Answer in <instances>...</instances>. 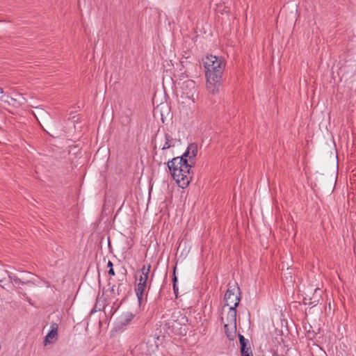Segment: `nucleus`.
<instances>
[{"label": "nucleus", "instance_id": "f257e3e1", "mask_svg": "<svg viewBox=\"0 0 356 356\" xmlns=\"http://www.w3.org/2000/svg\"><path fill=\"white\" fill-rule=\"evenodd\" d=\"M202 61L204 67L207 89L209 92L216 94L220 86L223 62L221 58L211 54L207 55Z\"/></svg>", "mask_w": 356, "mask_h": 356}, {"label": "nucleus", "instance_id": "f03ea898", "mask_svg": "<svg viewBox=\"0 0 356 356\" xmlns=\"http://www.w3.org/2000/svg\"><path fill=\"white\" fill-rule=\"evenodd\" d=\"M169 171L176 181L182 188L187 186L192 179L191 168L193 165L184 156H177L168 161Z\"/></svg>", "mask_w": 356, "mask_h": 356}, {"label": "nucleus", "instance_id": "7ed1b4c3", "mask_svg": "<svg viewBox=\"0 0 356 356\" xmlns=\"http://www.w3.org/2000/svg\"><path fill=\"white\" fill-rule=\"evenodd\" d=\"M186 318L179 312H173L171 318L166 323L168 329L175 334H182V326L184 325Z\"/></svg>", "mask_w": 356, "mask_h": 356}, {"label": "nucleus", "instance_id": "20e7f679", "mask_svg": "<svg viewBox=\"0 0 356 356\" xmlns=\"http://www.w3.org/2000/svg\"><path fill=\"white\" fill-rule=\"evenodd\" d=\"M239 295L240 289L237 286H229L224 296L225 305L229 307V309H236L240 302Z\"/></svg>", "mask_w": 356, "mask_h": 356}, {"label": "nucleus", "instance_id": "39448f33", "mask_svg": "<svg viewBox=\"0 0 356 356\" xmlns=\"http://www.w3.org/2000/svg\"><path fill=\"white\" fill-rule=\"evenodd\" d=\"M221 320L224 323V327H230L229 339L233 340L236 334V309H229L226 316H222Z\"/></svg>", "mask_w": 356, "mask_h": 356}, {"label": "nucleus", "instance_id": "423d86ee", "mask_svg": "<svg viewBox=\"0 0 356 356\" xmlns=\"http://www.w3.org/2000/svg\"><path fill=\"white\" fill-rule=\"evenodd\" d=\"M151 270V265L149 264L147 265H144L142 268L137 273L136 279L138 282L149 284V288L150 287L153 274L152 277L149 278V273Z\"/></svg>", "mask_w": 356, "mask_h": 356}, {"label": "nucleus", "instance_id": "0eeeda50", "mask_svg": "<svg viewBox=\"0 0 356 356\" xmlns=\"http://www.w3.org/2000/svg\"><path fill=\"white\" fill-rule=\"evenodd\" d=\"M198 147L196 143H191L188 145L186 151L184 153L182 156L186 159L188 158V161L192 165H194V159L197 154Z\"/></svg>", "mask_w": 356, "mask_h": 356}, {"label": "nucleus", "instance_id": "6e6552de", "mask_svg": "<svg viewBox=\"0 0 356 356\" xmlns=\"http://www.w3.org/2000/svg\"><path fill=\"white\" fill-rule=\"evenodd\" d=\"M58 325L56 323H53L51 325V330L45 337L44 344L47 346L48 343H52V340L55 339L58 334Z\"/></svg>", "mask_w": 356, "mask_h": 356}, {"label": "nucleus", "instance_id": "1a4fd4ad", "mask_svg": "<svg viewBox=\"0 0 356 356\" xmlns=\"http://www.w3.org/2000/svg\"><path fill=\"white\" fill-rule=\"evenodd\" d=\"M147 286H149V284L143 283L140 282H138V284H136L135 291L136 296L138 298V300L140 304H141L143 301L145 291Z\"/></svg>", "mask_w": 356, "mask_h": 356}, {"label": "nucleus", "instance_id": "9d476101", "mask_svg": "<svg viewBox=\"0 0 356 356\" xmlns=\"http://www.w3.org/2000/svg\"><path fill=\"white\" fill-rule=\"evenodd\" d=\"M238 338L241 346V353L245 354V353L252 351L248 339H245L242 334H238Z\"/></svg>", "mask_w": 356, "mask_h": 356}, {"label": "nucleus", "instance_id": "9b49d317", "mask_svg": "<svg viewBox=\"0 0 356 356\" xmlns=\"http://www.w3.org/2000/svg\"><path fill=\"white\" fill-rule=\"evenodd\" d=\"M134 315L131 312H126L121 315L120 317V323L122 325H128L134 318Z\"/></svg>", "mask_w": 356, "mask_h": 356}, {"label": "nucleus", "instance_id": "f8f14e48", "mask_svg": "<svg viewBox=\"0 0 356 356\" xmlns=\"http://www.w3.org/2000/svg\"><path fill=\"white\" fill-rule=\"evenodd\" d=\"M165 142L162 147V149H167L174 146L173 139L168 134H165Z\"/></svg>", "mask_w": 356, "mask_h": 356}, {"label": "nucleus", "instance_id": "ddd939ff", "mask_svg": "<svg viewBox=\"0 0 356 356\" xmlns=\"http://www.w3.org/2000/svg\"><path fill=\"white\" fill-rule=\"evenodd\" d=\"M8 277H9L10 282H15V284H26L30 282L29 281L24 282V281L21 280L19 278H18L16 275H13V273H9Z\"/></svg>", "mask_w": 356, "mask_h": 356}, {"label": "nucleus", "instance_id": "4468645a", "mask_svg": "<svg viewBox=\"0 0 356 356\" xmlns=\"http://www.w3.org/2000/svg\"><path fill=\"white\" fill-rule=\"evenodd\" d=\"M175 269H176V268H174V272L175 271ZM172 282H173V291H174L176 298H177V293H178V287L177 286V278L175 273H174V277L172 279Z\"/></svg>", "mask_w": 356, "mask_h": 356}, {"label": "nucleus", "instance_id": "2eb2a0df", "mask_svg": "<svg viewBox=\"0 0 356 356\" xmlns=\"http://www.w3.org/2000/svg\"><path fill=\"white\" fill-rule=\"evenodd\" d=\"M224 329H225V332L227 338H229V333H230V327H227V328L224 327Z\"/></svg>", "mask_w": 356, "mask_h": 356}, {"label": "nucleus", "instance_id": "dca6fc26", "mask_svg": "<svg viewBox=\"0 0 356 356\" xmlns=\"http://www.w3.org/2000/svg\"><path fill=\"white\" fill-rule=\"evenodd\" d=\"M108 275H112V276L115 275V271L113 270V268H111V269H109Z\"/></svg>", "mask_w": 356, "mask_h": 356}, {"label": "nucleus", "instance_id": "f3484780", "mask_svg": "<svg viewBox=\"0 0 356 356\" xmlns=\"http://www.w3.org/2000/svg\"><path fill=\"white\" fill-rule=\"evenodd\" d=\"M242 356H253L252 352L249 351L248 353H245V354H241Z\"/></svg>", "mask_w": 356, "mask_h": 356}, {"label": "nucleus", "instance_id": "a211bd4d", "mask_svg": "<svg viewBox=\"0 0 356 356\" xmlns=\"http://www.w3.org/2000/svg\"><path fill=\"white\" fill-rule=\"evenodd\" d=\"M107 266L111 269V268H113V264L111 261H108V262L107 264Z\"/></svg>", "mask_w": 356, "mask_h": 356}, {"label": "nucleus", "instance_id": "6ab92c4d", "mask_svg": "<svg viewBox=\"0 0 356 356\" xmlns=\"http://www.w3.org/2000/svg\"><path fill=\"white\" fill-rule=\"evenodd\" d=\"M121 286H122V284H119L118 286V295L120 294V291H121Z\"/></svg>", "mask_w": 356, "mask_h": 356}, {"label": "nucleus", "instance_id": "aec40b11", "mask_svg": "<svg viewBox=\"0 0 356 356\" xmlns=\"http://www.w3.org/2000/svg\"><path fill=\"white\" fill-rule=\"evenodd\" d=\"M3 93V89L0 87V94Z\"/></svg>", "mask_w": 356, "mask_h": 356}, {"label": "nucleus", "instance_id": "412c9836", "mask_svg": "<svg viewBox=\"0 0 356 356\" xmlns=\"http://www.w3.org/2000/svg\"><path fill=\"white\" fill-rule=\"evenodd\" d=\"M114 287L115 286H113L112 288H111V292H113L114 291Z\"/></svg>", "mask_w": 356, "mask_h": 356}, {"label": "nucleus", "instance_id": "4be33fe9", "mask_svg": "<svg viewBox=\"0 0 356 356\" xmlns=\"http://www.w3.org/2000/svg\"><path fill=\"white\" fill-rule=\"evenodd\" d=\"M3 282V280L2 279H0V282Z\"/></svg>", "mask_w": 356, "mask_h": 356}]
</instances>
